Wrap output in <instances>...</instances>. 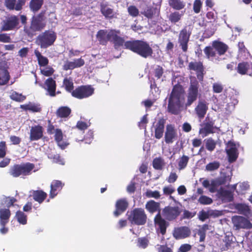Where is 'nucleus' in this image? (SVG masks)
Listing matches in <instances>:
<instances>
[{"label": "nucleus", "instance_id": "nucleus-1", "mask_svg": "<svg viewBox=\"0 0 252 252\" xmlns=\"http://www.w3.org/2000/svg\"><path fill=\"white\" fill-rule=\"evenodd\" d=\"M182 211V205L180 203L179 205H168L164 207L162 209L161 213H157L154 219L157 231L164 235L167 228L170 225L169 222L176 221Z\"/></svg>", "mask_w": 252, "mask_h": 252}, {"label": "nucleus", "instance_id": "nucleus-2", "mask_svg": "<svg viewBox=\"0 0 252 252\" xmlns=\"http://www.w3.org/2000/svg\"><path fill=\"white\" fill-rule=\"evenodd\" d=\"M185 90L180 84H176L169 96L167 110L173 115H178L184 101Z\"/></svg>", "mask_w": 252, "mask_h": 252}, {"label": "nucleus", "instance_id": "nucleus-3", "mask_svg": "<svg viewBox=\"0 0 252 252\" xmlns=\"http://www.w3.org/2000/svg\"><path fill=\"white\" fill-rule=\"evenodd\" d=\"M125 48L145 59L152 57L153 54V50L149 43L142 40L126 41L125 44Z\"/></svg>", "mask_w": 252, "mask_h": 252}, {"label": "nucleus", "instance_id": "nucleus-4", "mask_svg": "<svg viewBox=\"0 0 252 252\" xmlns=\"http://www.w3.org/2000/svg\"><path fill=\"white\" fill-rule=\"evenodd\" d=\"M229 49L228 46L223 42L214 40L212 46H208L204 49V52L208 59H215L219 61V56L224 55Z\"/></svg>", "mask_w": 252, "mask_h": 252}, {"label": "nucleus", "instance_id": "nucleus-5", "mask_svg": "<svg viewBox=\"0 0 252 252\" xmlns=\"http://www.w3.org/2000/svg\"><path fill=\"white\" fill-rule=\"evenodd\" d=\"M44 13L40 12L36 16L32 17L31 23L29 28H25L24 31L29 36H32L36 32L42 30L46 26L44 22Z\"/></svg>", "mask_w": 252, "mask_h": 252}, {"label": "nucleus", "instance_id": "nucleus-6", "mask_svg": "<svg viewBox=\"0 0 252 252\" xmlns=\"http://www.w3.org/2000/svg\"><path fill=\"white\" fill-rule=\"evenodd\" d=\"M34 168V164L31 162H26L20 164H16L11 167L9 173L15 178L27 176L32 173V171Z\"/></svg>", "mask_w": 252, "mask_h": 252}, {"label": "nucleus", "instance_id": "nucleus-7", "mask_svg": "<svg viewBox=\"0 0 252 252\" xmlns=\"http://www.w3.org/2000/svg\"><path fill=\"white\" fill-rule=\"evenodd\" d=\"M56 39L57 34L54 31L46 30L37 36L36 43L41 48L46 49L53 45Z\"/></svg>", "mask_w": 252, "mask_h": 252}, {"label": "nucleus", "instance_id": "nucleus-8", "mask_svg": "<svg viewBox=\"0 0 252 252\" xmlns=\"http://www.w3.org/2000/svg\"><path fill=\"white\" fill-rule=\"evenodd\" d=\"M199 84L195 78L190 81L189 86L187 94V101L185 103L186 107H189L198 98L199 95Z\"/></svg>", "mask_w": 252, "mask_h": 252}, {"label": "nucleus", "instance_id": "nucleus-9", "mask_svg": "<svg viewBox=\"0 0 252 252\" xmlns=\"http://www.w3.org/2000/svg\"><path fill=\"white\" fill-rule=\"evenodd\" d=\"M147 217L144 210L141 208H137L132 210L127 217L128 220L131 224L142 225L146 223Z\"/></svg>", "mask_w": 252, "mask_h": 252}, {"label": "nucleus", "instance_id": "nucleus-10", "mask_svg": "<svg viewBox=\"0 0 252 252\" xmlns=\"http://www.w3.org/2000/svg\"><path fill=\"white\" fill-rule=\"evenodd\" d=\"M192 33V28L190 25L185 26L179 34L178 42L183 52H187L188 49V43Z\"/></svg>", "mask_w": 252, "mask_h": 252}, {"label": "nucleus", "instance_id": "nucleus-11", "mask_svg": "<svg viewBox=\"0 0 252 252\" xmlns=\"http://www.w3.org/2000/svg\"><path fill=\"white\" fill-rule=\"evenodd\" d=\"M94 89L91 85H82L72 92V96L82 99L90 97L94 93Z\"/></svg>", "mask_w": 252, "mask_h": 252}, {"label": "nucleus", "instance_id": "nucleus-12", "mask_svg": "<svg viewBox=\"0 0 252 252\" xmlns=\"http://www.w3.org/2000/svg\"><path fill=\"white\" fill-rule=\"evenodd\" d=\"M225 151L229 162L232 163L237 160L239 153L236 145L233 140H230L227 143Z\"/></svg>", "mask_w": 252, "mask_h": 252}, {"label": "nucleus", "instance_id": "nucleus-13", "mask_svg": "<svg viewBox=\"0 0 252 252\" xmlns=\"http://www.w3.org/2000/svg\"><path fill=\"white\" fill-rule=\"evenodd\" d=\"M188 69L196 72V76L200 82H202L205 74L204 67L201 62H191L188 65Z\"/></svg>", "mask_w": 252, "mask_h": 252}, {"label": "nucleus", "instance_id": "nucleus-14", "mask_svg": "<svg viewBox=\"0 0 252 252\" xmlns=\"http://www.w3.org/2000/svg\"><path fill=\"white\" fill-rule=\"evenodd\" d=\"M232 221L237 229H251L252 228V224L250 220L242 216H233L232 218Z\"/></svg>", "mask_w": 252, "mask_h": 252}, {"label": "nucleus", "instance_id": "nucleus-15", "mask_svg": "<svg viewBox=\"0 0 252 252\" xmlns=\"http://www.w3.org/2000/svg\"><path fill=\"white\" fill-rule=\"evenodd\" d=\"M178 134L175 126L168 124L166 126L164 140L166 144H171L177 139Z\"/></svg>", "mask_w": 252, "mask_h": 252}, {"label": "nucleus", "instance_id": "nucleus-16", "mask_svg": "<svg viewBox=\"0 0 252 252\" xmlns=\"http://www.w3.org/2000/svg\"><path fill=\"white\" fill-rule=\"evenodd\" d=\"M113 30H99L97 32L96 38L100 45H106L110 41Z\"/></svg>", "mask_w": 252, "mask_h": 252}, {"label": "nucleus", "instance_id": "nucleus-17", "mask_svg": "<svg viewBox=\"0 0 252 252\" xmlns=\"http://www.w3.org/2000/svg\"><path fill=\"white\" fill-rule=\"evenodd\" d=\"M19 24V18L18 16L12 15L8 17L3 22V24L1 27V31H8L13 30L17 28Z\"/></svg>", "mask_w": 252, "mask_h": 252}, {"label": "nucleus", "instance_id": "nucleus-18", "mask_svg": "<svg viewBox=\"0 0 252 252\" xmlns=\"http://www.w3.org/2000/svg\"><path fill=\"white\" fill-rule=\"evenodd\" d=\"M205 122L203 124V127L200 128L199 133L202 135V137L207 136L210 134L215 132L214 128H215V121L210 119L207 117L205 119Z\"/></svg>", "mask_w": 252, "mask_h": 252}, {"label": "nucleus", "instance_id": "nucleus-19", "mask_svg": "<svg viewBox=\"0 0 252 252\" xmlns=\"http://www.w3.org/2000/svg\"><path fill=\"white\" fill-rule=\"evenodd\" d=\"M190 229L186 226L176 227L173 231V236L176 240L187 238L190 235Z\"/></svg>", "mask_w": 252, "mask_h": 252}, {"label": "nucleus", "instance_id": "nucleus-20", "mask_svg": "<svg viewBox=\"0 0 252 252\" xmlns=\"http://www.w3.org/2000/svg\"><path fill=\"white\" fill-rule=\"evenodd\" d=\"M64 186V184L61 181L53 180L50 185V198L53 199L56 196L59 192L61 191Z\"/></svg>", "mask_w": 252, "mask_h": 252}, {"label": "nucleus", "instance_id": "nucleus-21", "mask_svg": "<svg viewBox=\"0 0 252 252\" xmlns=\"http://www.w3.org/2000/svg\"><path fill=\"white\" fill-rule=\"evenodd\" d=\"M43 136V128L41 126L36 125L32 126L30 130V139L31 141H37Z\"/></svg>", "mask_w": 252, "mask_h": 252}, {"label": "nucleus", "instance_id": "nucleus-22", "mask_svg": "<svg viewBox=\"0 0 252 252\" xmlns=\"http://www.w3.org/2000/svg\"><path fill=\"white\" fill-rule=\"evenodd\" d=\"M120 31L113 29L110 41L113 42L115 48L124 46L126 42L125 41L124 38L120 36Z\"/></svg>", "mask_w": 252, "mask_h": 252}, {"label": "nucleus", "instance_id": "nucleus-23", "mask_svg": "<svg viewBox=\"0 0 252 252\" xmlns=\"http://www.w3.org/2000/svg\"><path fill=\"white\" fill-rule=\"evenodd\" d=\"M166 120L163 117L159 118L155 126V137L160 139L163 135Z\"/></svg>", "mask_w": 252, "mask_h": 252}, {"label": "nucleus", "instance_id": "nucleus-24", "mask_svg": "<svg viewBox=\"0 0 252 252\" xmlns=\"http://www.w3.org/2000/svg\"><path fill=\"white\" fill-rule=\"evenodd\" d=\"M128 203L126 199H120L116 201L115 204L116 210L114 215L117 217L124 213L127 208Z\"/></svg>", "mask_w": 252, "mask_h": 252}, {"label": "nucleus", "instance_id": "nucleus-25", "mask_svg": "<svg viewBox=\"0 0 252 252\" xmlns=\"http://www.w3.org/2000/svg\"><path fill=\"white\" fill-rule=\"evenodd\" d=\"M208 109L207 102L205 100H201L198 101L197 105L195 108V111L198 118L202 119L205 117Z\"/></svg>", "mask_w": 252, "mask_h": 252}, {"label": "nucleus", "instance_id": "nucleus-26", "mask_svg": "<svg viewBox=\"0 0 252 252\" xmlns=\"http://www.w3.org/2000/svg\"><path fill=\"white\" fill-rule=\"evenodd\" d=\"M145 209L151 214L157 212V213H161L160 208V203L156 202L154 200H150L147 202L145 204Z\"/></svg>", "mask_w": 252, "mask_h": 252}, {"label": "nucleus", "instance_id": "nucleus-27", "mask_svg": "<svg viewBox=\"0 0 252 252\" xmlns=\"http://www.w3.org/2000/svg\"><path fill=\"white\" fill-rule=\"evenodd\" d=\"M1 62L0 59V86H4L8 83L10 75L7 67L1 65Z\"/></svg>", "mask_w": 252, "mask_h": 252}, {"label": "nucleus", "instance_id": "nucleus-28", "mask_svg": "<svg viewBox=\"0 0 252 252\" xmlns=\"http://www.w3.org/2000/svg\"><path fill=\"white\" fill-rule=\"evenodd\" d=\"M100 11L101 13L106 19H112L116 17V13L114 9L108 7L107 4L101 3L100 4Z\"/></svg>", "mask_w": 252, "mask_h": 252}, {"label": "nucleus", "instance_id": "nucleus-29", "mask_svg": "<svg viewBox=\"0 0 252 252\" xmlns=\"http://www.w3.org/2000/svg\"><path fill=\"white\" fill-rule=\"evenodd\" d=\"M85 64V61L81 58L75 60L73 62H67L63 65L64 70H72L75 68L80 67Z\"/></svg>", "mask_w": 252, "mask_h": 252}, {"label": "nucleus", "instance_id": "nucleus-30", "mask_svg": "<svg viewBox=\"0 0 252 252\" xmlns=\"http://www.w3.org/2000/svg\"><path fill=\"white\" fill-rule=\"evenodd\" d=\"M54 137L58 145L63 150L69 144L68 143L63 140V133L61 129H56Z\"/></svg>", "mask_w": 252, "mask_h": 252}, {"label": "nucleus", "instance_id": "nucleus-31", "mask_svg": "<svg viewBox=\"0 0 252 252\" xmlns=\"http://www.w3.org/2000/svg\"><path fill=\"white\" fill-rule=\"evenodd\" d=\"M46 86V89L51 96L56 95V81L52 78H49L45 82Z\"/></svg>", "mask_w": 252, "mask_h": 252}, {"label": "nucleus", "instance_id": "nucleus-32", "mask_svg": "<svg viewBox=\"0 0 252 252\" xmlns=\"http://www.w3.org/2000/svg\"><path fill=\"white\" fill-rule=\"evenodd\" d=\"M11 216L9 209H0V225H5L8 222Z\"/></svg>", "mask_w": 252, "mask_h": 252}, {"label": "nucleus", "instance_id": "nucleus-33", "mask_svg": "<svg viewBox=\"0 0 252 252\" xmlns=\"http://www.w3.org/2000/svg\"><path fill=\"white\" fill-rule=\"evenodd\" d=\"M32 196L35 201L41 204L46 198L47 194L42 190H36L33 191Z\"/></svg>", "mask_w": 252, "mask_h": 252}, {"label": "nucleus", "instance_id": "nucleus-34", "mask_svg": "<svg viewBox=\"0 0 252 252\" xmlns=\"http://www.w3.org/2000/svg\"><path fill=\"white\" fill-rule=\"evenodd\" d=\"M169 5L174 10H180L186 6V2L183 0H168Z\"/></svg>", "mask_w": 252, "mask_h": 252}, {"label": "nucleus", "instance_id": "nucleus-35", "mask_svg": "<svg viewBox=\"0 0 252 252\" xmlns=\"http://www.w3.org/2000/svg\"><path fill=\"white\" fill-rule=\"evenodd\" d=\"M250 68V64L247 62H242L238 64L236 70L241 75L248 74V70Z\"/></svg>", "mask_w": 252, "mask_h": 252}, {"label": "nucleus", "instance_id": "nucleus-36", "mask_svg": "<svg viewBox=\"0 0 252 252\" xmlns=\"http://www.w3.org/2000/svg\"><path fill=\"white\" fill-rule=\"evenodd\" d=\"M34 53L36 57L38 64L39 66L44 67L48 64L49 60L48 58L45 56H43L38 50H34Z\"/></svg>", "mask_w": 252, "mask_h": 252}, {"label": "nucleus", "instance_id": "nucleus-37", "mask_svg": "<svg viewBox=\"0 0 252 252\" xmlns=\"http://www.w3.org/2000/svg\"><path fill=\"white\" fill-rule=\"evenodd\" d=\"M44 3V0H31L29 8L31 11L35 13L39 11Z\"/></svg>", "mask_w": 252, "mask_h": 252}, {"label": "nucleus", "instance_id": "nucleus-38", "mask_svg": "<svg viewBox=\"0 0 252 252\" xmlns=\"http://www.w3.org/2000/svg\"><path fill=\"white\" fill-rule=\"evenodd\" d=\"M71 113V109L68 106L60 107L56 111L58 117L61 118H67Z\"/></svg>", "mask_w": 252, "mask_h": 252}, {"label": "nucleus", "instance_id": "nucleus-39", "mask_svg": "<svg viewBox=\"0 0 252 252\" xmlns=\"http://www.w3.org/2000/svg\"><path fill=\"white\" fill-rule=\"evenodd\" d=\"M218 193L221 199L224 201L230 202L233 200V195L229 190L220 189Z\"/></svg>", "mask_w": 252, "mask_h": 252}, {"label": "nucleus", "instance_id": "nucleus-40", "mask_svg": "<svg viewBox=\"0 0 252 252\" xmlns=\"http://www.w3.org/2000/svg\"><path fill=\"white\" fill-rule=\"evenodd\" d=\"M25 110H29L32 112H40L42 108L39 104L29 103L27 105L22 106Z\"/></svg>", "mask_w": 252, "mask_h": 252}, {"label": "nucleus", "instance_id": "nucleus-41", "mask_svg": "<svg viewBox=\"0 0 252 252\" xmlns=\"http://www.w3.org/2000/svg\"><path fill=\"white\" fill-rule=\"evenodd\" d=\"M156 13V8L153 6H147L144 9L141 14L148 19L153 18Z\"/></svg>", "mask_w": 252, "mask_h": 252}, {"label": "nucleus", "instance_id": "nucleus-42", "mask_svg": "<svg viewBox=\"0 0 252 252\" xmlns=\"http://www.w3.org/2000/svg\"><path fill=\"white\" fill-rule=\"evenodd\" d=\"M183 15V12L180 13L178 11H174L170 14L168 19L171 23L176 24L181 20Z\"/></svg>", "mask_w": 252, "mask_h": 252}, {"label": "nucleus", "instance_id": "nucleus-43", "mask_svg": "<svg viewBox=\"0 0 252 252\" xmlns=\"http://www.w3.org/2000/svg\"><path fill=\"white\" fill-rule=\"evenodd\" d=\"M189 159V157L186 155H183L180 157L178 161V169L179 170H183L185 169L188 165Z\"/></svg>", "mask_w": 252, "mask_h": 252}, {"label": "nucleus", "instance_id": "nucleus-44", "mask_svg": "<svg viewBox=\"0 0 252 252\" xmlns=\"http://www.w3.org/2000/svg\"><path fill=\"white\" fill-rule=\"evenodd\" d=\"M224 244L221 248L222 251H227L233 243L232 236L226 235L222 240Z\"/></svg>", "mask_w": 252, "mask_h": 252}, {"label": "nucleus", "instance_id": "nucleus-45", "mask_svg": "<svg viewBox=\"0 0 252 252\" xmlns=\"http://www.w3.org/2000/svg\"><path fill=\"white\" fill-rule=\"evenodd\" d=\"M15 217L20 224L24 225L27 223V216L23 212L18 211L16 213Z\"/></svg>", "mask_w": 252, "mask_h": 252}, {"label": "nucleus", "instance_id": "nucleus-46", "mask_svg": "<svg viewBox=\"0 0 252 252\" xmlns=\"http://www.w3.org/2000/svg\"><path fill=\"white\" fill-rule=\"evenodd\" d=\"M164 164V160L161 157L156 158L153 159V166L156 170H161Z\"/></svg>", "mask_w": 252, "mask_h": 252}, {"label": "nucleus", "instance_id": "nucleus-47", "mask_svg": "<svg viewBox=\"0 0 252 252\" xmlns=\"http://www.w3.org/2000/svg\"><path fill=\"white\" fill-rule=\"evenodd\" d=\"M205 147L207 150L212 152L215 150L217 143L212 138H209L205 140Z\"/></svg>", "mask_w": 252, "mask_h": 252}, {"label": "nucleus", "instance_id": "nucleus-48", "mask_svg": "<svg viewBox=\"0 0 252 252\" xmlns=\"http://www.w3.org/2000/svg\"><path fill=\"white\" fill-rule=\"evenodd\" d=\"M63 84L64 86L65 90L72 94V92L74 91V85L71 78H65L63 81Z\"/></svg>", "mask_w": 252, "mask_h": 252}, {"label": "nucleus", "instance_id": "nucleus-49", "mask_svg": "<svg viewBox=\"0 0 252 252\" xmlns=\"http://www.w3.org/2000/svg\"><path fill=\"white\" fill-rule=\"evenodd\" d=\"M149 243L148 239L146 237L138 238L137 240V246L141 248H146Z\"/></svg>", "mask_w": 252, "mask_h": 252}, {"label": "nucleus", "instance_id": "nucleus-50", "mask_svg": "<svg viewBox=\"0 0 252 252\" xmlns=\"http://www.w3.org/2000/svg\"><path fill=\"white\" fill-rule=\"evenodd\" d=\"M220 166V163L217 161L210 162L206 165L205 169L208 171H213L217 170Z\"/></svg>", "mask_w": 252, "mask_h": 252}, {"label": "nucleus", "instance_id": "nucleus-51", "mask_svg": "<svg viewBox=\"0 0 252 252\" xmlns=\"http://www.w3.org/2000/svg\"><path fill=\"white\" fill-rule=\"evenodd\" d=\"M208 229V225L204 224L202 228L199 229L197 232V234L199 236V242L204 241L206 237V231Z\"/></svg>", "mask_w": 252, "mask_h": 252}, {"label": "nucleus", "instance_id": "nucleus-52", "mask_svg": "<svg viewBox=\"0 0 252 252\" xmlns=\"http://www.w3.org/2000/svg\"><path fill=\"white\" fill-rule=\"evenodd\" d=\"M145 195L148 198H154L158 199L160 197V194L159 191L158 190L152 191L148 189L145 192Z\"/></svg>", "mask_w": 252, "mask_h": 252}, {"label": "nucleus", "instance_id": "nucleus-53", "mask_svg": "<svg viewBox=\"0 0 252 252\" xmlns=\"http://www.w3.org/2000/svg\"><path fill=\"white\" fill-rule=\"evenodd\" d=\"M127 12L129 15L136 17L139 15V11L136 6L131 5L127 7Z\"/></svg>", "mask_w": 252, "mask_h": 252}, {"label": "nucleus", "instance_id": "nucleus-54", "mask_svg": "<svg viewBox=\"0 0 252 252\" xmlns=\"http://www.w3.org/2000/svg\"><path fill=\"white\" fill-rule=\"evenodd\" d=\"M198 202L202 205H209L213 203V199L206 195H201L198 200Z\"/></svg>", "mask_w": 252, "mask_h": 252}, {"label": "nucleus", "instance_id": "nucleus-55", "mask_svg": "<svg viewBox=\"0 0 252 252\" xmlns=\"http://www.w3.org/2000/svg\"><path fill=\"white\" fill-rule=\"evenodd\" d=\"M10 98L13 100L21 102L24 100L26 97L22 94H18L16 92H13L10 95Z\"/></svg>", "mask_w": 252, "mask_h": 252}, {"label": "nucleus", "instance_id": "nucleus-56", "mask_svg": "<svg viewBox=\"0 0 252 252\" xmlns=\"http://www.w3.org/2000/svg\"><path fill=\"white\" fill-rule=\"evenodd\" d=\"M216 31V30L213 26L212 27L208 28L205 30L203 36L206 38H210L214 34Z\"/></svg>", "mask_w": 252, "mask_h": 252}, {"label": "nucleus", "instance_id": "nucleus-57", "mask_svg": "<svg viewBox=\"0 0 252 252\" xmlns=\"http://www.w3.org/2000/svg\"><path fill=\"white\" fill-rule=\"evenodd\" d=\"M40 72L45 76H50L54 74L55 70L52 67L48 66L45 69H41Z\"/></svg>", "mask_w": 252, "mask_h": 252}, {"label": "nucleus", "instance_id": "nucleus-58", "mask_svg": "<svg viewBox=\"0 0 252 252\" xmlns=\"http://www.w3.org/2000/svg\"><path fill=\"white\" fill-rule=\"evenodd\" d=\"M7 147L6 142L4 141L0 142V158H4L6 154Z\"/></svg>", "mask_w": 252, "mask_h": 252}, {"label": "nucleus", "instance_id": "nucleus-59", "mask_svg": "<svg viewBox=\"0 0 252 252\" xmlns=\"http://www.w3.org/2000/svg\"><path fill=\"white\" fill-rule=\"evenodd\" d=\"M16 0H5L4 3L6 8L9 10H16Z\"/></svg>", "mask_w": 252, "mask_h": 252}, {"label": "nucleus", "instance_id": "nucleus-60", "mask_svg": "<svg viewBox=\"0 0 252 252\" xmlns=\"http://www.w3.org/2000/svg\"><path fill=\"white\" fill-rule=\"evenodd\" d=\"M163 68L160 65H157L154 69V75L157 79H160L163 74Z\"/></svg>", "mask_w": 252, "mask_h": 252}, {"label": "nucleus", "instance_id": "nucleus-61", "mask_svg": "<svg viewBox=\"0 0 252 252\" xmlns=\"http://www.w3.org/2000/svg\"><path fill=\"white\" fill-rule=\"evenodd\" d=\"M182 215L181 220L189 219L195 216L196 213L190 212L187 210H184Z\"/></svg>", "mask_w": 252, "mask_h": 252}, {"label": "nucleus", "instance_id": "nucleus-62", "mask_svg": "<svg viewBox=\"0 0 252 252\" xmlns=\"http://www.w3.org/2000/svg\"><path fill=\"white\" fill-rule=\"evenodd\" d=\"M51 159H52L53 161V162L61 164L63 165L64 164V161L63 159L61 158V157L60 156L59 154H55L53 155H52L51 158Z\"/></svg>", "mask_w": 252, "mask_h": 252}, {"label": "nucleus", "instance_id": "nucleus-63", "mask_svg": "<svg viewBox=\"0 0 252 252\" xmlns=\"http://www.w3.org/2000/svg\"><path fill=\"white\" fill-rule=\"evenodd\" d=\"M202 7V2L200 0H195L193 3V9L195 13H198L200 11Z\"/></svg>", "mask_w": 252, "mask_h": 252}, {"label": "nucleus", "instance_id": "nucleus-64", "mask_svg": "<svg viewBox=\"0 0 252 252\" xmlns=\"http://www.w3.org/2000/svg\"><path fill=\"white\" fill-rule=\"evenodd\" d=\"M192 246L189 244H184L180 246L177 252H188L191 249Z\"/></svg>", "mask_w": 252, "mask_h": 252}]
</instances>
